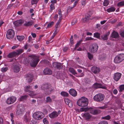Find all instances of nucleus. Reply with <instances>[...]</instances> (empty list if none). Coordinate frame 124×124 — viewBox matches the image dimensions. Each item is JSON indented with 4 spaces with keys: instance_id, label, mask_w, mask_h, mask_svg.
Here are the masks:
<instances>
[{
    "instance_id": "e2e57ef3",
    "label": "nucleus",
    "mask_w": 124,
    "mask_h": 124,
    "mask_svg": "<svg viewBox=\"0 0 124 124\" xmlns=\"http://www.w3.org/2000/svg\"><path fill=\"white\" fill-rule=\"evenodd\" d=\"M67 104L70 108H71L72 106V103L70 102H69V103H68V104Z\"/></svg>"
},
{
    "instance_id": "6e6552de",
    "label": "nucleus",
    "mask_w": 124,
    "mask_h": 124,
    "mask_svg": "<svg viewBox=\"0 0 124 124\" xmlns=\"http://www.w3.org/2000/svg\"><path fill=\"white\" fill-rule=\"evenodd\" d=\"M98 48V45L95 44L92 45V46L90 47V51L92 53H94L97 52Z\"/></svg>"
},
{
    "instance_id": "58836bf2",
    "label": "nucleus",
    "mask_w": 124,
    "mask_h": 124,
    "mask_svg": "<svg viewBox=\"0 0 124 124\" xmlns=\"http://www.w3.org/2000/svg\"><path fill=\"white\" fill-rule=\"evenodd\" d=\"M54 23L52 21L49 23L47 25V26L46 27V29H48L51 27L54 24Z\"/></svg>"
},
{
    "instance_id": "c03bdc74",
    "label": "nucleus",
    "mask_w": 124,
    "mask_h": 124,
    "mask_svg": "<svg viewBox=\"0 0 124 124\" xmlns=\"http://www.w3.org/2000/svg\"><path fill=\"white\" fill-rule=\"evenodd\" d=\"M44 116V114L41 112L39 111V119H41Z\"/></svg>"
},
{
    "instance_id": "f8f14e48",
    "label": "nucleus",
    "mask_w": 124,
    "mask_h": 124,
    "mask_svg": "<svg viewBox=\"0 0 124 124\" xmlns=\"http://www.w3.org/2000/svg\"><path fill=\"white\" fill-rule=\"evenodd\" d=\"M23 121L24 122L26 123L29 124L30 123V124H31V123H30L31 122H32L31 121V118L30 117L27 116L26 115H25L23 117Z\"/></svg>"
},
{
    "instance_id": "393cba45",
    "label": "nucleus",
    "mask_w": 124,
    "mask_h": 124,
    "mask_svg": "<svg viewBox=\"0 0 124 124\" xmlns=\"http://www.w3.org/2000/svg\"><path fill=\"white\" fill-rule=\"evenodd\" d=\"M119 37L118 34L117 32L114 31L112 33L111 37L113 38H116Z\"/></svg>"
},
{
    "instance_id": "3c124183",
    "label": "nucleus",
    "mask_w": 124,
    "mask_h": 124,
    "mask_svg": "<svg viewBox=\"0 0 124 124\" xmlns=\"http://www.w3.org/2000/svg\"><path fill=\"white\" fill-rule=\"evenodd\" d=\"M110 116L109 115H108L106 116L102 117V119H104L109 120L110 118Z\"/></svg>"
},
{
    "instance_id": "2f4dec72",
    "label": "nucleus",
    "mask_w": 124,
    "mask_h": 124,
    "mask_svg": "<svg viewBox=\"0 0 124 124\" xmlns=\"http://www.w3.org/2000/svg\"><path fill=\"white\" fill-rule=\"evenodd\" d=\"M23 50L22 49H20L17 50L16 52H15L16 53H15L16 55H19L23 53Z\"/></svg>"
},
{
    "instance_id": "13d9d810",
    "label": "nucleus",
    "mask_w": 124,
    "mask_h": 124,
    "mask_svg": "<svg viewBox=\"0 0 124 124\" xmlns=\"http://www.w3.org/2000/svg\"><path fill=\"white\" fill-rule=\"evenodd\" d=\"M98 124H108V123L107 121H104L101 122Z\"/></svg>"
},
{
    "instance_id": "864d4df0",
    "label": "nucleus",
    "mask_w": 124,
    "mask_h": 124,
    "mask_svg": "<svg viewBox=\"0 0 124 124\" xmlns=\"http://www.w3.org/2000/svg\"><path fill=\"white\" fill-rule=\"evenodd\" d=\"M43 121L44 124H48V122L47 120V119L46 118H45L43 119Z\"/></svg>"
},
{
    "instance_id": "052dcab7",
    "label": "nucleus",
    "mask_w": 124,
    "mask_h": 124,
    "mask_svg": "<svg viewBox=\"0 0 124 124\" xmlns=\"http://www.w3.org/2000/svg\"><path fill=\"white\" fill-rule=\"evenodd\" d=\"M66 104H67L68 103H69L70 101L69 100V99H65L64 100Z\"/></svg>"
},
{
    "instance_id": "6ab92c4d",
    "label": "nucleus",
    "mask_w": 124,
    "mask_h": 124,
    "mask_svg": "<svg viewBox=\"0 0 124 124\" xmlns=\"http://www.w3.org/2000/svg\"><path fill=\"white\" fill-rule=\"evenodd\" d=\"M58 116L57 112L56 111H53L49 114V117L51 118H54Z\"/></svg>"
},
{
    "instance_id": "4c0bfd02",
    "label": "nucleus",
    "mask_w": 124,
    "mask_h": 124,
    "mask_svg": "<svg viewBox=\"0 0 124 124\" xmlns=\"http://www.w3.org/2000/svg\"><path fill=\"white\" fill-rule=\"evenodd\" d=\"M33 24V23L31 22H26L24 24V25L26 26H31Z\"/></svg>"
},
{
    "instance_id": "0eeeda50",
    "label": "nucleus",
    "mask_w": 124,
    "mask_h": 124,
    "mask_svg": "<svg viewBox=\"0 0 124 124\" xmlns=\"http://www.w3.org/2000/svg\"><path fill=\"white\" fill-rule=\"evenodd\" d=\"M16 100V98L14 96L9 97L6 100V103L8 104H12L14 103Z\"/></svg>"
},
{
    "instance_id": "473e14b6",
    "label": "nucleus",
    "mask_w": 124,
    "mask_h": 124,
    "mask_svg": "<svg viewBox=\"0 0 124 124\" xmlns=\"http://www.w3.org/2000/svg\"><path fill=\"white\" fill-rule=\"evenodd\" d=\"M15 52H14L9 54L8 55V57L9 58H11L13 57L16 56Z\"/></svg>"
},
{
    "instance_id": "c756f323",
    "label": "nucleus",
    "mask_w": 124,
    "mask_h": 124,
    "mask_svg": "<svg viewBox=\"0 0 124 124\" xmlns=\"http://www.w3.org/2000/svg\"><path fill=\"white\" fill-rule=\"evenodd\" d=\"M28 95H25L22 96L20 98V101H23L27 99Z\"/></svg>"
},
{
    "instance_id": "79ce46f5",
    "label": "nucleus",
    "mask_w": 124,
    "mask_h": 124,
    "mask_svg": "<svg viewBox=\"0 0 124 124\" xmlns=\"http://www.w3.org/2000/svg\"><path fill=\"white\" fill-rule=\"evenodd\" d=\"M70 44L71 46H72L74 44V42L73 40V36H71L70 39Z\"/></svg>"
},
{
    "instance_id": "aec40b11",
    "label": "nucleus",
    "mask_w": 124,
    "mask_h": 124,
    "mask_svg": "<svg viewBox=\"0 0 124 124\" xmlns=\"http://www.w3.org/2000/svg\"><path fill=\"white\" fill-rule=\"evenodd\" d=\"M23 22V20H20L15 22L14 24L16 26H19L22 24Z\"/></svg>"
},
{
    "instance_id": "423d86ee",
    "label": "nucleus",
    "mask_w": 124,
    "mask_h": 124,
    "mask_svg": "<svg viewBox=\"0 0 124 124\" xmlns=\"http://www.w3.org/2000/svg\"><path fill=\"white\" fill-rule=\"evenodd\" d=\"M15 32L12 29H9L8 30L6 34V37L7 39H11L14 37Z\"/></svg>"
},
{
    "instance_id": "a211bd4d",
    "label": "nucleus",
    "mask_w": 124,
    "mask_h": 124,
    "mask_svg": "<svg viewBox=\"0 0 124 124\" xmlns=\"http://www.w3.org/2000/svg\"><path fill=\"white\" fill-rule=\"evenodd\" d=\"M44 74L46 75H50L52 73V70L49 69L47 68L45 69L43 71Z\"/></svg>"
},
{
    "instance_id": "8fccbe9b",
    "label": "nucleus",
    "mask_w": 124,
    "mask_h": 124,
    "mask_svg": "<svg viewBox=\"0 0 124 124\" xmlns=\"http://www.w3.org/2000/svg\"><path fill=\"white\" fill-rule=\"evenodd\" d=\"M8 70V68L7 67L3 68L1 69V71L3 72H5L7 71Z\"/></svg>"
},
{
    "instance_id": "09e8293b",
    "label": "nucleus",
    "mask_w": 124,
    "mask_h": 124,
    "mask_svg": "<svg viewBox=\"0 0 124 124\" xmlns=\"http://www.w3.org/2000/svg\"><path fill=\"white\" fill-rule=\"evenodd\" d=\"M50 9L52 10H53L55 8V6L54 4L53 3H51L50 6Z\"/></svg>"
},
{
    "instance_id": "ddd939ff",
    "label": "nucleus",
    "mask_w": 124,
    "mask_h": 124,
    "mask_svg": "<svg viewBox=\"0 0 124 124\" xmlns=\"http://www.w3.org/2000/svg\"><path fill=\"white\" fill-rule=\"evenodd\" d=\"M53 67L55 69L60 70L62 65L61 63L57 62H53L52 64Z\"/></svg>"
},
{
    "instance_id": "338daca9",
    "label": "nucleus",
    "mask_w": 124,
    "mask_h": 124,
    "mask_svg": "<svg viewBox=\"0 0 124 124\" xmlns=\"http://www.w3.org/2000/svg\"><path fill=\"white\" fill-rule=\"evenodd\" d=\"M18 46H19V45H16L15 46H13L11 48L12 49H16V48L18 47Z\"/></svg>"
},
{
    "instance_id": "774afa93",
    "label": "nucleus",
    "mask_w": 124,
    "mask_h": 124,
    "mask_svg": "<svg viewBox=\"0 0 124 124\" xmlns=\"http://www.w3.org/2000/svg\"><path fill=\"white\" fill-rule=\"evenodd\" d=\"M120 34L122 37H124V31L121 32Z\"/></svg>"
},
{
    "instance_id": "37998d69",
    "label": "nucleus",
    "mask_w": 124,
    "mask_h": 124,
    "mask_svg": "<svg viewBox=\"0 0 124 124\" xmlns=\"http://www.w3.org/2000/svg\"><path fill=\"white\" fill-rule=\"evenodd\" d=\"M17 39L19 41L22 40L24 38V37L23 36H17Z\"/></svg>"
},
{
    "instance_id": "7ed1b4c3",
    "label": "nucleus",
    "mask_w": 124,
    "mask_h": 124,
    "mask_svg": "<svg viewBox=\"0 0 124 124\" xmlns=\"http://www.w3.org/2000/svg\"><path fill=\"white\" fill-rule=\"evenodd\" d=\"M88 103V99L84 97H82L79 99L77 102L78 105L81 107L86 106Z\"/></svg>"
},
{
    "instance_id": "6e6d98bb",
    "label": "nucleus",
    "mask_w": 124,
    "mask_h": 124,
    "mask_svg": "<svg viewBox=\"0 0 124 124\" xmlns=\"http://www.w3.org/2000/svg\"><path fill=\"white\" fill-rule=\"evenodd\" d=\"M39 0H32L31 1V4L32 5L36 4Z\"/></svg>"
},
{
    "instance_id": "ea45409f",
    "label": "nucleus",
    "mask_w": 124,
    "mask_h": 124,
    "mask_svg": "<svg viewBox=\"0 0 124 124\" xmlns=\"http://www.w3.org/2000/svg\"><path fill=\"white\" fill-rule=\"evenodd\" d=\"M117 6L118 7L124 6V1H121L117 3Z\"/></svg>"
},
{
    "instance_id": "f704fd0d",
    "label": "nucleus",
    "mask_w": 124,
    "mask_h": 124,
    "mask_svg": "<svg viewBox=\"0 0 124 124\" xmlns=\"http://www.w3.org/2000/svg\"><path fill=\"white\" fill-rule=\"evenodd\" d=\"M109 1L108 0H104L103 2V5L105 6H107L109 4Z\"/></svg>"
},
{
    "instance_id": "a878e982",
    "label": "nucleus",
    "mask_w": 124,
    "mask_h": 124,
    "mask_svg": "<svg viewBox=\"0 0 124 124\" xmlns=\"http://www.w3.org/2000/svg\"><path fill=\"white\" fill-rule=\"evenodd\" d=\"M33 117L36 119H39V112H36L34 113L33 115Z\"/></svg>"
},
{
    "instance_id": "603ef678",
    "label": "nucleus",
    "mask_w": 124,
    "mask_h": 124,
    "mask_svg": "<svg viewBox=\"0 0 124 124\" xmlns=\"http://www.w3.org/2000/svg\"><path fill=\"white\" fill-rule=\"evenodd\" d=\"M93 39L95 40H96V39H94L93 38H92L91 37H86L85 38V40H93Z\"/></svg>"
},
{
    "instance_id": "9d476101",
    "label": "nucleus",
    "mask_w": 124,
    "mask_h": 124,
    "mask_svg": "<svg viewBox=\"0 0 124 124\" xmlns=\"http://www.w3.org/2000/svg\"><path fill=\"white\" fill-rule=\"evenodd\" d=\"M12 67L15 72H18L20 70V68L19 66L15 62L12 64Z\"/></svg>"
},
{
    "instance_id": "de8ad7c7",
    "label": "nucleus",
    "mask_w": 124,
    "mask_h": 124,
    "mask_svg": "<svg viewBox=\"0 0 124 124\" xmlns=\"http://www.w3.org/2000/svg\"><path fill=\"white\" fill-rule=\"evenodd\" d=\"M77 22L78 21L76 18L74 19L71 22L72 25H74L77 23Z\"/></svg>"
},
{
    "instance_id": "7c9ffc66",
    "label": "nucleus",
    "mask_w": 124,
    "mask_h": 124,
    "mask_svg": "<svg viewBox=\"0 0 124 124\" xmlns=\"http://www.w3.org/2000/svg\"><path fill=\"white\" fill-rule=\"evenodd\" d=\"M100 33L97 32H95L93 34V37L99 39L100 38Z\"/></svg>"
},
{
    "instance_id": "4468645a",
    "label": "nucleus",
    "mask_w": 124,
    "mask_h": 124,
    "mask_svg": "<svg viewBox=\"0 0 124 124\" xmlns=\"http://www.w3.org/2000/svg\"><path fill=\"white\" fill-rule=\"evenodd\" d=\"M92 71L94 74L98 73L100 71V68L96 66H93L91 69Z\"/></svg>"
},
{
    "instance_id": "c85d7f7f",
    "label": "nucleus",
    "mask_w": 124,
    "mask_h": 124,
    "mask_svg": "<svg viewBox=\"0 0 124 124\" xmlns=\"http://www.w3.org/2000/svg\"><path fill=\"white\" fill-rule=\"evenodd\" d=\"M69 71L73 75H75L77 74V73L74 69L72 68H70L69 69Z\"/></svg>"
},
{
    "instance_id": "4be33fe9",
    "label": "nucleus",
    "mask_w": 124,
    "mask_h": 124,
    "mask_svg": "<svg viewBox=\"0 0 124 124\" xmlns=\"http://www.w3.org/2000/svg\"><path fill=\"white\" fill-rule=\"evenodd\" d=\"M93 87L96 89L98 88H102V85L101 84L98 83H94L93 85Z\"/></svg>"
},
{
    "instance_id": "b1692460",
    "label": "nucleus",
    "mask_w": 124,
    "mask_h": 124,
    "mask_svg": "<svg viewBox=\"0 0 124 124\" xmlns=\"http://www.w3.org/2000/svg\"><path fill=\"white\" fill-rule=\"evenodd\" d=\"M90 16L89 14H86L85 15V17L83 19V21L84 23L88 21L90 17Z\"/></svg>"
},
{
    "instance_id": "f257e3e1",
    "label": "nucleus",
    "mask_w": 124,
    "mask_h": 124,
    "mask_svg": "<svg viewBox=\"0 0 124 124\" xmlns=\"http://www.w3.org/2000/svg\"><path fill=\"white\" fill-rule=\"evenodd\" d=\"M39 61L38 57L35 55H31L28 58V62L32 67H35Z\"/></svg>"
},
{
    "instance_id": "a18cd8bd",
    "label": "nucleus",
    "mask_w": 124,
    "mask_h": 124,
    "mask_svg": "<svg viewBox=\"0 0 124 124\" xmlns=\"http://www.w3.org/2000/svg\"><path fill=\"white\" fill-rule=\"evenodd\" d=\"M29 95L31 97H33L36 95L35 93L33 91H30V92L29 93Z\"/></svg>"
},
{
    "instance_id": "1a4fd4ad",
    "label": "nucleus",
    "mask_w": 124,
    "mask_h": 124,
    "mask_svg": "<svg viewBox=\"0 0 124 124\" xmlns=\"http://www.w3.org/2000/svg\"><path fill=\"white\" fill-rule=\"evenodd\" d=\"M24 108L23 106H21L17 109L16 114L18 115L23 114L24 112Z\"/></svg>"
},
{
    "instance_id": "e433bc0d",
    "label": "nucleus",
    "mask_w": 124,
    "mask_h": 124,
    "mask_svg": "<svg viewBox=\"0 0 124 124\" xmlns=\"http://www.w3.org/2000/svg\"><path fill=\"white\" fill-rule=\"evenodd\" d=\"M119 91L120 92L123 91L124 90V85H120L119 86Z\"/></svg>"
},
{
    "instance_id": "f3484780",
    "label": "nucleus",
    "mask_w": 124,
    "mask_h": 124,
    "mask_svg": "<svg viewBox=\"0 0 124 124\" xmlns=\"http://www.w3.org/2000/svg\"><path fill=\"white\" fill-rule=\"evenodd\" d=\"M33 75L32 74H28L27 75V79L28 80L29 83L31 82L33 78Z\"/></svg>"
},
{
    "instance_id": "bb28decb",
    "label": "nucleus",
    "mask_w": 124,
    "mask_h": 124,
    "mask_svg": "<svg viewBox=\"0 0 124 124\" xmlns=\"http://www.w3.org/2000/svg\"><path fill=\"white\" fill-rule=\"evenodd\" d=\"M116 9L114 7H111L107 9V11L108 13L114 12L115 11Z\"/></svg>"
},
{
    "instance_id": "0e129e2a",
    "label": "nucleus",
    "mask_w": 124,
    "mask_h": 124,
    "mask_svg": "<svg viewBox=\"0 0 124 124\" xmlns=\"http://www.w3.org/2000/svg\"><path fill=\"white\" fill-rule=\"evenodd\" d=\"M118 93V91L116 89H115L113 91V93L114 94L116 95Z\"/></svg>"
},
{
    "instance_id": "2eb2a0df",
    "label": "nucleus",
    "mask_w": 124,
    "mask_h": 124,
    "mask_svg": "<svg viewBox=\"0 0 124 124\" xmlns=\"http://www.w3.org/2000/svg\"><path fill=\"white\" fill-rule=\"evenodd\" d=\"M89 108L90 113L94 115H97L100 113V111L99 110H94L91 108Z\"/></svg>"
},
{
    "instance_id": "a19ab883",
    "label": "nucleus",
    "mask_w": 124,
    "mask_h": 124,
    "mask_svg": "<svg viewBox=\"0 0 124 124\" xmlns=\"http://www.w3.org/2000/svg\"><path fill=\"white\" fill-rule=\"evenodd\" d=\"M88 57L89 59L91 60H92L93 58V55L89 52L87 53Z\"/></svg>"
},
{
    "instance_id": "69168bd1",
    "label": "nucleus",
    "mask_w": 124,
    "mask_h": 124,
    "mask_svg": "<svg viewBox=\"0 0 124 124\" xmlns=\"http://www.w3.org/2000/svg\"><path fill=\"white\" fill-rule=\"evenodd\" d=\"M100 24L99 23H97L96 25V28L97 29H99V28H100Z\"/></svg>"
},
{
    "instance_id": "20e7f679",
    "label": "nucleus",
    "mask_w": 124,
    "mask_h": 124,
    "mask_svg": "<svg viewBox=\"0 0 124 124\" xmlns=\"http://www.w3.org/2000/svg\"><path fill=\"white\" fill-rule=\"evenodd\" d=\"M105 96L103 94L99 93L95 95L93 97V100L102 103L104 99Z\"/></svg>"
},
{
    "instance_id": "9b49d317",
    "label": "nucleus",
    "mask_w": 124,
    "mask_h": 124,
    "mask_svg": "<svg viewBox=\"0 0 124 124\" xmlns=\"http://www.w3.org/2000/svg\"><path fill=\"white\" fill-rule=\"evenodd\" d=\"M122 74L119 72L116 73L114 74V79L116 81H118L120 78Z\"/></svg>"
},
{
    "instance_id": "5fc2aeb1",
    "label": "nucleus",
    "mask_w": 124,
    "mask_h": 124,
    "mask_svg": "<svg viewBox=\"0 0 124 124\" xmlns=\"http://www.w3.org/2000/svg\"><path fill=\"white\" fill-rule=\"evenodd\" d=\"M99 58L102 61L104 60L105 59V57H104L103 55H100L99 56Z\"/></svg>"
},
{
    "instance_id": "412c9836",
    "label": "nucleus",
    "mask_w": 124,
    "mask_h": 124,
    "mask_svg": "<svg viewBox=\"0 0 124 124\" xmlns=\"http://www.w3.org/2000/svg\"><path fill=\"white\" fill-rule=\"evenodd\" d=\"M83 117L86 120H88L91 117V116L89 113H85L83 115Z\"/></svg>"
},
{
    "instance_id": "72a5a7b5",
    "label": "nucleus",
    "mask_w": 124,
    "mask_h": 124,
    "mask_svg": "<svg viewBox=\"0 0 124 124\" xmlns=\"http://www.w3.org/2000/svg\"><path fill=\"white\" fill-rule=\"evenodd\" d=\"M52 102V100L50 97L47 96L46 97V102L48 103H50Z\"/></svg>"
},
{
    "instance_id": "cd10ccee",
    "label": "nucleus",
    "mask_w": 124,
    "mask_h": 124,
    "mask_svg": "<svg viewBox=\"0 0 124 124\" xmlns=\"http://www.w3.org/2000/svg\"><path fill=\"white\" fill-rule=\"evenodd\" d=\"M60 94L62 96L64 97H67L69 96V94L68 93L64 91L61 92L60 93Z\"/></svg>"
},
{
    "instance_id": "dca6fc26",
    "label": "nucleus",
    "mask_w": 124,
    "mask_h": 124,
    "mask_svg": "<svg viewBox=\"0 0 124 124\" xmlns=\"http://www.w3.org/2000/svg\"><path fill=\"white\" fill-rule=\"evenodd\" d=\"M70 94L74 97L76 96L77 95V92L76 91L73 89H71L69 91Z\"/></svg>"
},
{
    "instance_id": "bf43d9fd",
    "label": "nucleus",
    "mask_w": 124,
    "mask_h": 124,
    "mask_svg": "<svg viewBox=\"0 0 124 124\" xmlns=\"http://www.w3.org/2000/svg\"><path fill=\"white\" fill-rule=\"evenodd\" d=\"M58 14L59 15V16H62V12L61 9H59L58 10Z\"/></svg>"
},
{
    "instance_id": "49530a36",
    "label": "nucleus",
    "mask_w": 124,
    "mask_h": 124,
    "mask_svg": "<svg viewBox=\"0 0 124 124\" xmlns=\"http://www.w3.org/2000/svg\"><path fill=\"white\" fill-rule=\"evenodd\" d=\"M89 108H80V110L81 111H86L87 110H89Z\"/></svg>"
},
{
    "instance_id": "4d7b16f0",
    "label": "nucleus",
    "mask_w": 124,
    "mask_h": 124,
    "mask_svg": "<svg viewBox=\"0 0 124 124\" xmlns=\"http://www.w3.org/2000/svg\"><path fill=\"white\" fill-rule=\"evenodd\" d=\"M82 5V6H84L86 4V1L85 0H82L81 1Z\"/></svg>"
},
{
    "instance_id": "5701e85b",
    "label": "nucleus",
    "mask_w": 124,
    "mask_h": 124,
    "mask_svg": "<svg viewBox=\"0 0 124 124\" xmlns=\"http://www.w3.org/2000/svg\"><path fill=\"white\" fill-rule=\"evenodd\" d=\"M110 32L108 31L103 36H102L101 38L103 40H107L108 39V36L110 34Z\"/></svg>"
},
{
    "instance_id": "c9c22d12",
    "label": "nucleus",
    "mask_w": 124,
    "mask_h": 124,
    "mask_svg": "<svg viewBox=\"0 0 124 124\" xmlns=\"http://www.w3.org/2000/svg\"><path fill=\"white\" fill-rule=\"evenodd\" d=\"M83 41V40L82 39L79 40L75 45V46H76V48H78V47Z\"/></svg>"
},
{
    "instance_id": "680f3d73",
    "label": "nucleus",
    "mask_w": 124,
    "mask_h": 124,
    "mask_svg": "<svg viewBox=\"0 0 124 124\" xmlns=\"http://www.w3.org/2000/svg\"><path fill=\"white\" fill-rule=\"evenodd\" d=\"M58 18V15L57 14H55L54 16V19L55 21H56Z\"/></svg>"
},
{
    "instance_id": "39448f33",
    "label": "nucleus",
    "mask_w": 124,
    "mask_h": 124,
    "mask_svg": "<svg viewBox=\"0 0 124 124\" xmlns=\"http://www.w3.org/2000/svg\"><path fill=\"white\" fill-rule=\"evenodd\" d=\"M124 60V54H121L118 55L115 58L114 62L117 63L122 62Z\"/></svg>"
},
{
    "instance_id": "f03ea898",
    "label": "nucleus",
    "mask_w": 124,
    "mask_h": 124,
    "mask_svg": "<svg viewBox=\"0 0 124 124\" xmlns=\"http://www.w3.org/2000/svg\"><path fill=\"white\" fill-rule=\"evenodd\" d=\"M51 86L49 84L45 83L42 85L41 88L44 91L46 95H48L51 93L54 89L51 87Z\"/></svg>"
}]
</instances>
